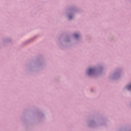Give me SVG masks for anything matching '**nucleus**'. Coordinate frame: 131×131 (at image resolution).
<instances>
[{
    "label": "nucleus",
    "instance_id": "obj_1",
    "mask_svg": "<svg viewBox=\"0 0 131 131\" xmlns=\"http://www.w3.org/2000/svg\"><path fill=\"white\" fill-rule=\"evenodd\" d=\"M93 72H94V69H89L88 70V73L89 75H90V74H91V73H93Z\"/></svg>",
    "mask_w": 131,
    "mask_h": 131
},
{
    "label": "nucleus",
    "instance_id": "obj_2",
    "mask_svg": "<svg viewBox=\"0 0 131 131\" xmlns=\"http://www.w3.org/2000/svg\"><path fill=\"white\" fill-rule=\"evenodd\" d=\"M127 89H128V90H131V85H128V86H127Z\"/></svg>",
    "mask_w": 131,
    "mask_h": 131
},
{
    "label": "nucleus",
    "instance_id": "obj_3",
    "mask_svg": "<svg viewBox=\"0 0 131 131\" xmlns=\"http://www.w3.org/2000/svg\"><path fill=\"white\" fill-rule=\"evenodd\" d=\"M74 36H75V38H77V37H78L79 35L77 34H75Z\"/></svg>",
    "mask_w": 131,
    "mask_h": 131
},
{
    "label": "nucleus",
    "instance_id": "obj_4",
    "mask_svg": "<svg viewBox=\"0 0 131 131\" xmlns=\"http://www.w3.org/2000/svg\"><path fill=\"white\" fill-rule=\"evenodd\" d=\"M69 19H72V16H69Z\"/></svg>",
    "mask_w": 131,
    "mask_h": 131
}]
</instances>
